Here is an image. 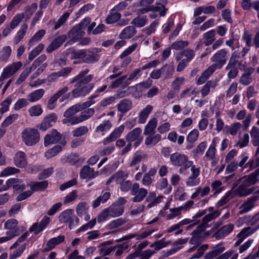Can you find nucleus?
<instances>
[{
	"mask_svg": "<svg viewBox=\"0 0 259 259\" xmlns=\"http://www.w3.org/2000/svg\"><path fill=\"white\" fill-rule=\"evenodd\" d=\"M234 194L232 190L228 191L225 195L217 203L218 207H221L226 204L230 199L233 198Z\"/></svg>",
	"mask_w": 259,
	"mask_h": 259,
	"instance_id": "51",
	"label": "nucleus"
},
{
	"mask_svg": "<svg viewBox=\"0 0 259 259\" xmlns=\"http://www.w3.org/2000/svg\"><path fill=\"white\" fill-rule=\"evenodd\" d=\"M128 177V175L122 170H119L113 175V178L114 182L117 184H120L125 180Z\"/></svg>",
	"mask_w": 259,
	"mask_h": 259,
	"instance_id": "58",
	"label": "nucleus"
},
{
	"mask_svg": "<svg viewBox=\"0 0 259 259\" xmlns=\"http://www.w3.org/2000/svg\"><path fill=\"white\" fill-rule=\"evenodd\" d=\"M255 189L256 188L255 187L248 188L240 183L233 192V194L235 193V195H237L239 197H246L253 193Z\"/></svg>",
	"mask_w": 259,
	"mask_h": 259,
	"instance_id": "21",
	"label": "nucleus"
},
{
	"mask_svg": "<svg viewBox=\"0 0 259 259\" xmlns=\"http://www.w3.org/2000/svg\"><path fill=\"white\" fill-rule=\"evenodd\" d=\"M214 72L211 68L209 67L206 69L201 75V76L198 78L196 81L197 85H200L204 83L208 77Z\"/></svg>",
	"mask_w": 259,
	"mask_h": 259,
	"instance_id": "49",
	"label": "nucleus"
},
{
	"mask_svg": "<svg viewBox=\"0 0 259 259\" xmlns=\"http://www.w3.org/2000/svg\"><path fill=\"white\" fill-rule=\"evenodd\" d=\"M23 141L27 146H33L38 142L40 139L39 133L35 128L28 127L24 130L21 134Z\"/></svg>",
	"mask_w": 259,
	"mask_h": 259,
	"instance_id": "5",
	"label": "nucleus"
},
{
	"mask_svg": "<svg viewBox=\"0 0 259 259\" xmlns=\"http://www.w3.org/2000/svg\"><path fill=\"white\" fill-rule=\"evenodd\" d=\"M136 33L135 27L133 26H128L122 30L119 34L121 39H128L134 36Z\"/></svg>",
	"mask_w": 259,
	"mask_h": 259,
	"instance_id": "39",
	"label": "nucleus"
},
{
	"mask_svg": "<svg viewBox=\"0 0 259 259\" xmlns=\"http://www.w3.org/2000/svg\"><path fill=\"white\" fill-rule=\"evenodd\" d=\"M100 59V55L96 53L90 52L88 53L85 51V55L83 60V62L91 64L97 62Z\"/></svg>",
	"mask_w": 259,
	"mask_h": 259,
	"instance_id": "44",
	"label": "nucleus"
},
{
	"mask_svg": "<svg viewBox=\"0 0 259 259\" xmlns=\"http://www.w3.org/2000/svg\"><path fill=\"white\" fill-rule=\"evenodd\" d=\"M234 228V225L233 224H228L219 229L214 234L213 236L217 239L223 238L232 232Z\"/></svg>",
	"mask_w": 259,
	"mask_h": 259,
	"instance_id": "19",
	"label": "nucleus"
},
{
	"mask_svg": "<svg viewBox=\"0 0 259 259\" xmlns=\"http://www.w3.org/2000/svg\"><path fill=\"white\" fill-rule=\"evenodd\" d=\"M146 154L140 151L136 152L133 155L132 159L129 164V167H135L136 170L139 168V164L146 157Z\"/></svg>",
	"mask_w": 259,
	"mask_h": 259,
	"instance_id": "28",
	"label": "nucleus"
},
{
	"mask_svg": "<svg viewBox=\"0 0 259 259\" xmlns=\"http://www.w3.org/2000/svg\"><path fill=\"white\" fill-rule=\"evenodd\" d=\"M108 209L110 213V217L112 218L121 215L124 211V207L116 203L112 204L108 207Z\"/></svg>",
	"mask_w": 259,
	"mask_h": 259,
	"instance_id": "34",
	"label": "nucleus"
},
{
	"mask_svg": "<svg viewBox=\"0 0 259 259\" xmlns=\"http://www.w3.org/2000/svg\"><path fill=\"white\" fill-rule=\"evenodd\" d=\"M65 240V236L64 235H59L57 237L53 238L50 239L47 243V247L44 248V251L47 252L53 249L55 247L63 242Z\"/></svg>",
	"mask_w": 259,
	"mask_h": 259,
	"instance_id": "30",
	"label": "nucleus"
},
{
	"mask_svg": "<svg viewBox=\"0 0 259 259\" xmlns=\"http://www.w3.org/2000/svg\"><path fill=\"white\" fill-rule=\"evenodd\" d=\"M22 66V64L20 61L13 63L4 68L1 76L4 79H7L17 72Z\"/></svg>",
	"mask_w": 259,
	"mask_h": 259,
	"instance_id": "13",
	"label": "nucleus"
},
{
	"mask_svg": "<svg viewBox=\"0 0 259 259\" xmlns=\"http://www.w3.org/2000/svg\"><path fill=\"white\" fill-rule=\"evenodd\" d=\"M228 56V52L224 49L217 51L210 58L213 63L209 67L214 71L221 69L226 63Z\"/></svg>",
	"mask_w": 259,
	"mask_h": 259,
	"instance_id": "4",
	"label": "nucleus"
},
{
	"mask_svg": "<svg viewBox=\"0 0 259 259\" xmlns=\"http://www.w3.org/2000/svg\"><path fill=\"white\" fill-rule=\"evenodd\" d=\"M127 222L125 219L119 218L111 221L108 225V227L110 229L117 228Z\"/></svg>",
	"mask_w": 259,
	"mask_h": 259,
	"instance_id": "62",
	"label": "nucleus"
},
{
	"mask_svg": "<svg viewBox=\"0 0 259 259\" xmlns=\"http://www.w3.org/2000/svg\"><path fill=\"white\" fill-rule=\"evenodd\" d=\"M57 120V116L52 113L45 117L42 122L37 125V127L42 131H46L52 126Z\"/></svg>",
	"mask_w": 259,
	"mask_h": 259,
	"instance_id": "16",
	"label": "nucleus"
},
{
	"mask_svg": "<svg viewBox=\"0 0 259 259\" xmlns=\"http://www.w3.org/2000/svg\"><path fill=\"white\" fill-rule=\"evenodd\" d=\"M61 223L67 224L68 228L71 230L79 225V219L74 214L72 209H67L62 211L58 217Z\"/></svg>",
	"mask_w": 259,
	"mask_h": 259,
	"instance_id": "3",
	"label": "nucleus"
},
{
	"mask_svg": "<svg viewBox=\"0 0 259 259\" xmlns=\"http://www.w3.org/2000/svg\"><path fill=\"white\" fill-rule=\"evenodd\" d=\"M70 16V13L68 12H66L64 13L58 20L57 21H56L55 19L50 20L48 23V25H54V29L55 30L59 28L61 26H62L65 22L67 21V19Z\"/></svg>",
	"mask_w": 259,
	"mask_h": 259,
	"instance_id": "32",
	"label": "nucleus"
},
{
	"mask_svg": "<svg viewBox=\"0 0 259 259\" xmlns=\"http://www.w3.org/2000/svg\"><path fill=\"white\" fill-rule=\"evenodd\" d=\"M99 175L98 171H94L93 168L90 167L89 165H84L80 171V177L81 179H92L96 178Z\"/></svg>",
	"mask_w": 259,
	"mask_h": 259,
	"instance_id": "24",
	"label": "nucleus"
},
{
	"mask_svg": "<svg viewBox=\"0 0 259 259\" xmlns=\"http://www.w3.org/2000/svg\"><path fill=\"white\" fill-rule=\"evenodd\" d=\"M14 163L19 167H24L27 164L26 155L24 152H17L14 157Z\"/></svg>",
	"mask_w": 259,
	"mask_h": 259,
	"instance_id": "25",
	"label": "nucleus"
},
{
	"mask_svg": "<svg viewBox=\"0 0 259 259\" xmlns=\"http://www.w3.org/2000/svg\"><path fill=\"white\" fill-rule=\"evenodd\" d=\"M157 124V120L156 118H152L146 125L144 134L145 135H149L155 134V130Z\"/></svg>",
	"mask_w": 259,
	"mask_h": 259,
	"instance_id": "42",
	"label": "nucleus"
},
{
	"mask_svg": "<svg viewBox=\"0 0 259 259\" xmlns=\"http://www.w3.org/2000/svg\"><path fill=\"white\" fill-rule=\"evenodd\" d=\"M225 250L223 243H220L212 247L211 251L207 253L204 256V259H213L219 255Z\"/></svg>",
	"mask_w": 259,
	"mask_h": 259,
	"instance_id": "23",
	"label": "nucleus"
},
{
	"mask_svg": "<svg viewBox=\"0 0 259 259\" xmlns=\"http://www.w3.org/2000/svg\"><path fill=\"white\" fill-rule=\"evenodd\" d=\"M148 18L146 16H139L134 18L131 24L137 27H142L148 23Z\"/></svg>",
	"mask_w": 259,
	"mask_h": 259,
	"instance_id": "47",
	"label": "nucleus"
},
{
	"mask_svg": "<svg viewBox=\"0 0 259 259\" xmlns=\"http://www.w3.org/2000/svg\"><path fill=\"white\" fill-rule=\"evenodd\" d=\"M68 90V87L65 86L61 89L58 91L55 94L58 98L61 97L60 101L61 102H63L64 100L68 99L71 95V92L66 94Z\"/></svg>",
	"mask_w": 259,
	"mask_h": 259,
	"instance_id": "52",
	"label": "nucleus"
},
{
	"mask_svg": "<svg viewBox=\"0 0 259 259\" xmlns=\"http://www.w3.org/2000/svg\"><path fill=\"white\" fill-rule=\"evenodd\" d=\"M250 136L253 146L258 147L255 154V155L257 156L259 155V127L253 126L250 131Z\"/></svg>",
	"mask_w": 259,
	"mask_h": 259,
	"instance_id": "29",
	"label": "nucleus"
},
{
	"mask_svg": "<svg viewBox=\"0 0 259 259\" xmlns=\"http://www.w3.org/2000/svg\"><path fill=\"white\" fill-rule=\"evenodd\" d=\"M221 214V212L219 210H215L213 212L208 213L204 215L202 218L201 223L197 226L195 229V233L203 232L205 229L209 227L208 223L211 221L218 218Z\"/></svg>",
	"mask_w": 259,
	"mask_h": 259,
	"instance_id": "7",
	"label": "nucleus"
},
{
	"mask_svg": "<svg viewBox=\"0 0 259 259\" xmlns=\"http://www.w3.org/2000/svg\"><path fill=\"white\" fill-rule=\"evenodd\" d=\"M14 191H23L26 189L25 185L18 179H10L9 182Z\"/></svg>",
	"mask_w": 259,
	"mask_h": 259,
	"instance_id": "45",
	"label": "nucleus"
},
{
	"mask_svg": "<svg viewBox=\"0 0 259 259\" xmlns=\"http://www.w3.org/2000/svg\"><path fill=\"white\" fill-rule=\"evenodd\" d=\"M4 228L15 237L20 234V227L18 226V221L15 219L8 220L4 224Z\"/></svg>",
	"mask_w": 259,
	"mask_h": 259,
	"instance_id": "12",
	"label": "nucleus"
},
{
	"mask_svg": "<svg viewBox=\"0 0 259 259\" xmlns=\"http://www.w3.org/2000/svg\"><path fill=\"white\" fill-rule=\"evenodd\" d=\"M191 171L192 174L189 177L186 184L189 187L196 186L200 183V179L197 178L200 174V169L196 167L195 165H192L191 166Z\"/></svg>",
	"mask_w": 259,
	"mask_h": 259,
	"instance_id": "14",
	"label": "nucleus"
},
{
	"mask_svg": "<svg viewBox=\"0 0 259 259\" xmlns=\"http://www.w3.org/2000/svg\"><path fill=\"white\" fill-rule=\"evenodd\" d=\"M131 194L134 196L133 198L134 202H139L142 201L148 194V191L144 188H140V185L137 183L133 184Z\"/></svg>",
	"mask_w": 259,
	"mask_h": 259,
	"instance_id": "8",
	"label": "nucleus"
},
{
	"mask_svg": "<svg viewBox=\"0 0 259 259\" xmlns=\"http://www.w3.org/2000/svg\"><path fill=\"white\" fill-rule=\"evenodd\" d=\"M12 52L10 47L6 46L3 48L0 51V61L6 62L10 57Z\"/></svg>",
	"mask_w": 259,
	"mask_h": 259,
	"instance_id": "54",
	"label": "nucleus"
},
{
	"mask_svg": "<svg viewBox=\"0 0 259 259\" xmlns=\"http://www.w3.org/2000/svg\"><path fill=\"white\" fill-rule=\"evenodd\" d=\"M210 190V188L209 186H206L203 189L201 187H198L191 196V198L195 199L203 197L209 194Z\"/></svg>",
	"mask_w": 259,
	"mask_h": 259,
	"instance_id": "33",
	"label": "nucleus"
},
{
	"mask_svg": "<svg viewBox=\"0 0 259 259\" xmlns=\"http://www.w3.org/2000/svg\"><path fill=\"white\" fill-rule=\"evenodd\" d=\"M89 71L88 69L82 70L70 80V83L71 84L76 82L75 88L71 91L72 98L84 97L93 89L94 84L89 83L93 79L94 75H87Z\"/></svg>",
	"mask_w": 259,
	"mask_h": 259,
	"instance_id": "1",
	"label": "nucleus"
},
{
	"mask_svg": "<svg viewBox=\"0 0 259 259\" xmlns=\"http://www.w3.org/2000/svg\"><path fill=\"white\" fill-rule=\"evenodd\" d=\"M163 197L162 195L157 197L155 193L153 192H150L146 199V201L148 203V207L151 208L159 203Z\"/></svg>",
	"mask_w": 259,
	"mask_h": 259,
	"instance_id": "31",
	"label": "nucleus"
},
{
	"mask_svg": "<svg viewBox=\"0 0 259 259\" xmlns=\"http://www.w3.org/2000/svg\"><path fill=\"white\" fill-rule=\"evenodd\" d=\"M44 47L45 46L44 44L41 43L39 44L37 47H36L30 52L28 55V60L29 61H32L33 59H34L43 50Z\"/></svg>",
	"mask_w": 259,
	"mask_h": 259,
	"instance_id": "55",
	"label": "nucleus"
},
{
	"mask_svg": "<svg viewBox=\"0 0 259 259\" xmlns=\"http://www.w3.org/2000/svg\"><path fill=\"white\" fill-rule=\"evenodd\" d=\"M153 107L151 105H147L139 114V123L142 124L145 123Z\"/></svg>",
	"mask_w": 259,
	"mask_h": 259,
	"instance_id": "38",
	"label": "nucleus"
},
{
	"mask_svg": "<svg viewBox=\"0 0 259 259\" xmlns=\"http://www.w3.org/2000/svg\"><path fill=\"white\" fill-rule=\"evenodd\" d=\"M215 139L216 138L213 139L212 144L210 145L208 149L205 153L206 157L210 160L213 159L215 157L216 147V144L215 143Z\"/></svg>",
	"mask_w": 259,
	"mask_h": 259,
	"instance_id": "59",
	"label": "nucleus"
},
{
	"mask_svg": "<svg viewBox=\"0 0 259 259\" xmlns=\"http://www.w3.org/2000/svg\"><path fill=\"white\" fill-rule=\"evenodd\" d=\"M82 110V106L80 104H75L69 108L64 113V118L62 122L64 124H70L71 125L77 124L76 119L78 116H75L76 113Z\"/></svg>",
	"mask_w": 259,
	"mask_h": 259,
	"instance_id": "6",
	"label": "nucleus"
},
{
	"mask_svg": "<svg viewBox=\"0 0 259 259\" xmlns=\"http://www.w3.org/2000/svg\"><path fill=\"white\" fill-rule=\"evenodd\" d=\"M259 168L248 176H245L238 179V181L247 187L256 184L259 181Z\"/></svg>",
	"mask_w": 259,
	"mask_h": 259,
	"instance_id": "10",
	"label": "nucleus"
},
{
	"mask_svg": "<svg viewBox=\"0 0 259 259\" xmlns=\"http://www.w3.org/2000/svg\"><path fill=\"white\" fill-rule=\"evenodd\" d=\"M89 206L85 202H79L76 206V212L79 217H82L84 214L88 212Z\"/></svg>",
	"mask_w": 259,
	"mask_h": 259,
	"instance_id": "48",
	"label": "nucleus"
},
{
	"mask_svg": "<svg viewBox=\"0 0 259 259\" xmlns=\"http://www.w3.org/2000/svg\"><path fill=\"white\" fill-rule=\"evenodd\" d=\"M215 86L216 83L215 82L211 80L208 81L201 90L202 97L204 98L209 93L210 88H214Z\"/></svg>",
	"mask_w": 259,
	"mask_h": 259,
	"instance_id": "56",
	"label": "nucleus"
},
{
	"mask_svg": "<svg viewBox=\"0 0 259 259\" xmlns=\"http://www.w3.org/2000/svg\"><path fill=\"white\" fill-rule=\"evenodd\" d=\"M37 8V4L35 3H33L29 7H27L25 8L24 18L26 20H29L32 14L36 10Z\"/></svg>",
	"mask_w": 259,
	"mask_h": 259,
	"instance_id": "60",
	"label": "nucleus"
},
{
	"mask_svg": "<svg viewBox=\"0 0 259 259\" xmlns=\"http://www.w3.org/2000/svg\"><path fill=\"white\" fill-rule=\"evenodd\" d=\"M61 140V134L56 130H53L50 134H47L45 137L44 145L47 147L49 145L57 143Z\"/></svg>",
	"mask_w": 259,
	"mask_h": 259,
	"instance_id": "17",
	"label": "nucleus"
},
{
	"mask_svg": "<svg viewBox=\"0 0 259 259\" xmlns=\"http://www.w3.org/2000/svg\"><path fill=\"white\" fill-rule=\"evenodd\" d=\"M50 221V218L45 215L43 217L39 223H35L29 228V231L30 232H33L34 234L37 235L42 231L48 226Z\"/></svg>",
	"mask_w": 259,
	"mask_h": 259,
	"instance_id": "15",
	"label": "nucleus"
},
{
	"mask_svg": "<svg viewBox=\"0 0 259 259\" xmlns=\"http://www.w3.org/2000/svg\"><path fill=\"white\" fill-rule=\"evenodd\" d=\"M66 142L64 139L61 140L60 144L57 145L47 151L45 153V156L47 158H50L56 156L63 150V148L66 145Z\"/></svg>",
	"mask_w": 259,
	"mask_h": 259,
	"instance_id": "26",
	"label": "nucleus"
},
{
	"mask_svg": "<svg viewBox=\"0 0 259 259\" xmlns=\"http://www.w3.org/2000/svg\"><path fill=\"white\" fill-rule=\"evenodd\" d=\"M124 129V126L121 125L117 128H116L110 135V136L105 138L103 141V144L104 145H106L114 141H115L118 138L120 137L122 133L123 132Z\"/></svg>",
	"mask_w": 259,
	"mask_h": 259,
	"instance_id": "22",
	"label": "nucleus"
},
{
	"mask_svg": "<svg viewBox=\"0 0 259 259\" xmlns=\"http://www.w3.org/2000/svg\"><path fill=\"white\" fill-rule=\"evenodd\" d=\"M26 247V244L24 243L19 246L18 248L12 251L10 254V258L15 259L19 257L25 250Z\"/></svg>",
	"mask_w": 259,
	"mask_h": 259,
	"instance_id": "61",
	"label": "nucleus"
},
{
	"mask_svg": "<svg viewBox=\"0 0 259 259\" xmlns=\"http://www.w3.org/2000/svg\"><path fill=\"white\" fill-rule=\"evenodd\" d=\"M147 136V137L145 140V144L149 147H153L156 145L161 139V136L159 134H154Z\"/></svg>",
	"mask_w": 259,
	"mask_h": 259,
	"instance_id": "36",
	"label": "nucleus"
},
{
	"mask_svg": "<svg viewBox=\"0 0 259 259\" xmlns=\"http://www.w3.org/2000/svg\"><path fill=\"white\" fill-rule=\"evenodd\" d=\"M215 31L214 29H211L202 35L204 40L203 44L205 46H209L211 45L215 39Z\"/></svg>",
	"mask_w": 259,
	"mask_h": 259,
	"instance_id": "37",
	"label": "nucleus"
},
{
	"mask_svg": "<svg viewBox=\"0 0 259 259\" xmlns=\"http://www.w3.org/2000/svg\"><path fill=\"white\" fill-rule=\"evenodd\" d=\"M68 37L71 39L68 42L72 44L81 39L84 35V32L78 27H73L68 32Z\"/></svg>",
	"mask_w": 259,
	"mask_h": 259,
	"instance_id": "18",
	"label": "nucleus"
},
{
	"mask_svg": "<svg viewBox=\"0 0 259 259\" xmlns=\"http://www.w3.org/2000/svg\"><path fill=\"white\" fill-rule=\"evenodd\" d=\"M67 39L65 34L61 35L55 38L51 44L47 48L46 52L51 53L59 48Z\"/></svg>",
	"mask_w": 259,
	"mask_h": 259,
	"instance_id": "20",
	"label": "nucleus"
},
{
	"mask_svg": "<svg viewBox=\"0 0 259 259\" xmlns=\"http://www.w3.org/2000/svg\"><path fill=\"white\" fill-rule=\"evenodd\" d=\"M89 132V128L87 126H80L72 131V136L74 137H79L87 134Z\"/></svg>",
	"mask_w": 259,
	"mask_h": 259,
	"instance_id": "57",
	"label": "nucleus"
},
{
	"mask_svg": "<svg viewBox=\"0 0 259 259\" xmlns=\"http://www.w3.org/2000/svg\"><path fill=\"white\" fill-rule=\"evenodd\" d=\"M95 113V110L93 108H88L84 111L81 112L78 118L76 119L77 124L88 120Z\"/></svg>",
	"mask_w": 259,
	"mask_h": 259,
	"instance_id": "41",
	"label": "nucleus"
},
{
	"mask_svg": "<svg viewBox=\"0 0 259 259\" xmlns=\"http://www.w3.org/2000/svg\"><path fill=\"white\" fill-rule=\"evenodd\" d=\"M45 34L46 30L45 29H41L38 30L31 38L29 42V45L30 46L34 45L35 43L41 40Z\"/></svg>",
	"mask_w": 259,
	"mask_h": 259,
	"instance_id": "53",
	"label": "nucleus"
},
{
	"mask_svg": "<svg viewBox=\"0 0 259 259\" xmlns=\"http://www.w3.org/2000/svg\"><path fill=\"white\" fill-rule=\"evenodd\" d=\"M189 42L186 40H177L171 45V49L176 50H180L186 47H187L189 45Z\"/></svg>",
	"mask_w": 259,
	"mask_h": 259,
	"instance_id": "64",
	"label": "nucleus"
},
{
	"mask_svg": "<svg viewBox=\"0 0 259 259\" xmlns=\"http://www.w3.org/2000/svg\"><path fill=\"white\" fill-rule=\"evenodd\" d=\"M45 90L42 89L36 90L29 94L27 96L28 100L30 102H34L39 100L44 95Z\"/></svg>",
	"mask_w": 259,
	"mask_h": 259,
	"instance_id": "43",
	"label": "nucleus"
},
{
	"mask_svg": "<svg viewBox=\"0 0 259 259\" xmlns=\"http://www.w3.org/2000/svg\"><path fill=\"white\" fill-rule=\"evenodd\" d=\"M258 199V196H253L248 198L239 207L238 214L242 215L249 212L255 206V202Z\"/></svg>",
	"mask_w": 259,
	"mask_h": 259,
	"instance_id": "9",
	"label": "nucleus"
},
{
	"mask_svg": "<svg viewBox=\"0 0 259 259\" xmlns=\"http://www.w3.org/2000/svg\"><path fill=\"white\" fill-rule=\"evenodd\" d=\"M155 231L154 230H151L149 231H146L141 234H131L128 235L123 236L121 238L117 240V242H120L124 240H129L132 238L136 237L137 240L143 239L148 236L150 235Z\"/></svg>",
	"mask_w": 259,
	"mask_h": 259,
	"instance_id": "27",
	"label": "nucleus"
},
{
	"mask_svg": "<svg viewBox=\"0 0 259 259\" xmlns=\"http://www.w3.org/2000/svg\"><path fill=\"white\" fill-rule=\"evenodd\" d=\"M259 227L252 228L251 227H247L242 229L241 231L237 234L236 238H241L244 240L248 236L254 233Z\"/></svg>",
	"mask_w": 259,
	"mask_h": 259,
	"instance_id": "40",
	"label": "nucleus"
},
{
	"mask_svg": "<svg viewBox=\"0 0 259 259\" xmlns=\"http://www.w3.org/2000/svg\"><path fill=\"white\" fill-rule=\"evenodd\" d=\"M142 129L140 127H136L129 132L126 136L125 139L128 142L132 143L135 142L134 145L138 146L142 142L143 137L141 136Z\"/></svg>",
	"mask_w": 259,
	"mask_h": 259,
	"instance_id": "11",
	"label": "nucleus"
},
{
	"mask_svg": "<svg viewBox=\"0 0 259 259\" xmlns=\"http://www.w3.org/2000/svg\"><path fill=\"white\" fill-rule=\"evenodd\" d=\"M170 161L173 165L181 167L179 170L180 174L183 173L193 164V162L189 160V158L187 155L179 152H175L171 154Z\"/></svg>",
	"mask_w": 259,
	"mask_h": 259,
	"instance_id": "2",
	"label": "nucleus"
},
{
	"mask_svg": "<svg viewBox=\"0 0 259 259\" xmlns=\"http://www.w3.org/2000/svg\"><path fill=\"white\" fill-rule=\"evenodd\" d=\"M112 124L109 120H105L96 128V132L97 133L106 132L110 129Z\"/></svg>",
	"mask_w": 259,
	"mask_h": 259,
	"instance_id": "63",
	"label": "nucleus"
},
{
	"mask_svg": "<svg viewBox=\"0 0 259 259\" xmlns=\"http://www.w3.org/2000/svg\"><path fill=\"white\" fill-rule=\"evenodd\" d=\"M121 17L120 13L115 11H112L111 9L110 11L109 15H108L105 19V22L108 24H112L116 22Z\"/></svg>",
	"mask_w": 259,
	"mask_h": 259,
	"instance_id": "50",
	"label": "nucleus"
},
{
	"mask_svg": "<svg viewBox=\"0 0 259 259\" xmlns=\"http://www.w3.org/2000/svg\"><path fill=\"white\" fill-rule=\"evenodd\" d=\"M132 107V102L127 99H124L120 101L117 104V110L120 113L124 114L128 111Z\"/></svg>",
	"mask_w": 259,
	"mask_h": 259,
	"instance_id": "35",
	"label": "nucleus"
},
{
	"mask_svg": "<svg viewBox=\"0 0 259 259\" xmlns=\"http://www.w3.org/2000/svg\"><path fill=\"white\" fill-rule=\"evenodd\" d=\"M111 194L110 192H102V194L93 202V207L96 208L98 207L101 203H105L110 198Z\"/></svg>",
	"mask_w": 259,
	"mask_h": 259,
	"instance_id": "46",
	"label": "nucleus"
}]
</instances>
